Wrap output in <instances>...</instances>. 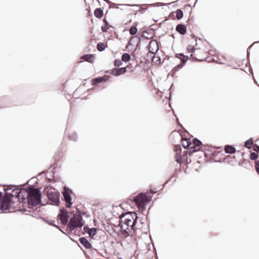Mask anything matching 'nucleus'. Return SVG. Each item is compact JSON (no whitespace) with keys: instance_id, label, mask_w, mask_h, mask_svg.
<instances>
[{"instance_id":"de8ad7c7","label":"nucleus","mask_w":259,"mask_h":259,"mask_svg":"<svg viewBox=\"0 0 259 259\" xmlns=\"http://www.w3.org/2000/svg\"><path fill=\"white\" fill-rule=\"evenodd\" d=\"M258 42H259V40H258V41H256L254 42L253 44H251V45L249 47V48H248L247 51V56H248V55H249V54H250V51H248V49H249V48H251V47L253 45V44H254L258 43Z\"/></svg>"},{"instance_id":"393cba45","label":"nucleus","mask_w":259,"mask_h":259,"mask_svg":"<svg viewBox=\"0 0 259 259\" xmlns=\"http://www.w3.org/2000/svg\"><path fill=\"white\" fill-rule=\"evenodd\" d=\"M138 209L141 211H144L146 210V206L143 202H135Z\"/></svg>"},{"instance_id":"4468645a","label":"nucleus","mask_w":259,"mask_h":259,"mask_svg":"<svg viewBox=\"0 0 259 259\" xmlns=\"http://www.w3.org/2000/svg\"><path fill=\"white\" fill-rule=\"evenodd\" d=\"M141 38L140 36H139L138 35L137 36H133L128 41L127 47L128 48L129 47L134 45V44H136V43L141 44Z\"/></svg>"},{"instance_id":"49530a36","label":"nucleus","mask_w":259,"mask_h":259,"mask_svg":"<svg viewBox=\"0 0 259 259\" xmlns=\"http://www.w3.org/2000/svg\"><path fill=\"white\" fill-rule=\"evenodd\" d=\"M152 5L153 6H156V7H159V6H165V5H166L165 4H164L162 5L161 3H158H158H155L154 4H153Z\"/></svg>"},{"instance_id":"412c9836","label":"nucleus","mask_w":259,"mask_h":259,"mask_svg":"<svg viewBox=\"0 0 259 259\" xmlns=\"http://www.w3.org/2000/svg\"><path fill=\"white\" fill-rule=\"evenodd\" d=\"M81 58L89 62L92 63L94 60L95 55H91V54L85 55L82 56L81 57Z\"/></svg>"},{"instance_id":"c9c22d12","label":"nucleus","mask_w":259,"mask_h":259,"mask_svg":"<svg viewBox=\"0 0 259 259\" xmlns=\"http://www.w3.org/2000/svg\"><path fill=\"white\" fill-rule=\"evenodd\" d=\"M97 232V229L96 228H91L90 229V231L88 233L90 237H93L94 235H96Z\"/></svg>"},{"instance_id":"864d4df0","label":"nucleus","mask_w":259,"mask_h":259,"mask_svg":"<svg viewBox=\"0 0 259 259\" xmlns=\"http://www.w3.org/2000/svg\"><path fill=\"white\" fill-rule=\"evenodd\" d=\"M150 192H151L153 193V194H155L156 193H157V192L158 191L156 189H150L149 190Z\"/></svg>"},{"instance_id":"f257e3e1","label":"nucleus","mask_w":259,"mask_h":259,"mask_svg":"<svg viewBox=\"0 0 259 259\" xmlns=\"http://www.w3.org/2000/svg\"><path fill=\"white\" fill-rule=\"evenodd\" d=\"M24 199L23 202H27L29 206H36L41 202V193L36 188L30 187L28 190L24 189Z\"/></svg>"},{"instance_id":"f03ea898","label":"nucleus","mask_w":259,"mask_h":259,"mask_svg":"<svg viewBox=\"0 0 259 259\" xmlns=\"http://www.w3.org/2000/svg\"><path fill=\"white\" fill-rule=\"evenodd\" d=\"M119 215V220L117 225L114 224L116 227H120L121 229V233L125 237L128 236L133 234V231L135 229V226L137 224L133 223V222L124 218H121L120 214Z\"/></svg>"},{"instance_id":"72a5a7b5","label":"nucleus","mask_w":259,"mask_h":259,"mask_svg":"<svg viewBox=\"0 0 259 259\" xmlns=\"http://www.w3.org/2000/svg\"><path fill=\"white\" fill-rule=\"evenodd\" d=\"M68 138L70 140L76 141L77 139V136L76 133H73L69 135Z\"/></svg>"},{"instance_id":"20e7f679","label":"nucleus","mask_w":259,"mask_h":259,"mask_svg":"<svg viewBox=\"0 0 259 259\" xmlns=\"http://www.w3.org/2000/svg\"><path fill=\"white\" fill-rule=\"evenodd\" d=\"M11 189L12 188L7 189H5L6 191L5 195L10 198L11 197H16L20 203H23L24 199V196H23V195H24V193H23V192L24 189L15 188L11 191Z\"/></svg>"},{"instance_id":"b1692460","label":"nucleus","mask_w":259,"mask_h":259,"mask_svg":"<svg viewBox=\"0 0 259 259\" xmlns=\"http://www.w3.org/2000/svg\"><path fill=\"white\" fill-rule=\"evenodd\" d=\"M175 12L176 13V18L177 19L180 20L183 18L184 16V13L182 9H178Z\"/></svg>"},{"instance_id":"0e129e2a","label":"nucleus","mask_w":259,"mask_h":259,"mask_svg":"<svg viewBox=\"0 0 259 259\" xmlns=\"http://www.w3.org/2000/svg\"><path fill=\"white\" fill-rule=\"evenodd\" d=\"M101 224L103 226H105L104 228H106V224L103 222V221H102L101 222Z\"/></svg>"},{"instance_id":"603ef678","label":"nucleus","mask_w":259,"mask_h":259,"mask_svg":"<svg viewBox=\"0 0 259 259\" xmlns=\"http://www.w3.org/2000/svg\"><path fill=\"white\" fill-rule=\"evenodd\" d=\"M97 84V78H95L93 80V85H96Z\"/></svg>"},{"instance_id":"8fccbe9b","label":"nucleus","mask_w":259,"mask_h":259,"mask_svg":"<svg viewBox=\"0 0 259 259\" xmlns=\"http://www.w3.org/2000/svg\"><path fill=\"white\" fill-rule=\"evenodd\" d=\"M154 57H155V54H154V56H153V59H152L153 62H154L155 63L158 62V61L160 62L161 59L160 57H159L158 58V59H157L156 61H154Z\"/></svg>"},{"instance_id":"5701e85b","label":"nucleus","mask_w":259,"mask_h":259,"mask_svg":"<svg viewBox=\"0 0 259 259\" xmlns=\"http://www.w3.org/2000/svg\"><path fill=\"white\" fill-rule=\"evenodd\" d=\"M110 75H104L102 76H98V84L103 82H106L109 79Z\"/></svg>"},{"instance_id":"58836bf2","label":"nucleus","mask_w":259,"mask_h":259,"mask_svg":"<svg viewBox=\"0 0 259 259\" xmlns=\"http://www.w3.org/2000/svg\"><path fill=\"white\" fill-rule=\"evenodd\" d=\"M103 10V8H98V19H100L103 17L104 15Z\"/></svg>"},{"instance_id":"a878e982","label":"nucleus","mask_w":259,"mask_h":259,"mask_svg":"<svg viewBox=\"0 0 259 259\" xmlns=\"http://www.w3.org/2000/svg\"><path fill=\"white\" fill-rule=\"evenodd\" d=\"M131 59V55L127 53H123L121 56V60L124 62H127Z\"/></svg>"},{"instance_id":"680f3d73","label":"nucleus","mask_w":259,"mask_h":259,"mask_svg":"<svg viewBox=\"0 0 259 259\" xmlns=\"http://www.w3.org/2000/svg\"><path fill=\"white\" fill-rule=\"evenodd\" d=\"M218 153H216L215 152H212L211 155L212 157H215L217 155Z\"/></svg>"},{"instance_id":"f8f14e48","label":"nucleus","mask_w":259,"mask_h":259,"mask_svg":"<svg viewBox=\"0 0 259 259\" xmlns=\"http://www.w3.org/2000/svg\"><path fill=\"white\" fill-rule=\"evenodd\" d=\"M59 219L63 225H66L68 222V215L66 211L61 210V212L59 214Z\"/></svg>"},{"instance_id":"bb28decb","label":"nucleus","mask_w":259,"mask_h":259,"mask_svg":"<svg viewBox=\"0 0 259 259\" xmlns=\"http://www.w3.org/2000/svg\"><path fill=\"white\" fill-rule=\"evenodd\" d=\"M152 196L153 195H150L149 194H147L146 197H145L144 201H143V203L146 206L148 203L150 202Z\"/></svg>"},{"instance_id":"338daca9","label":"nucleus","mask_w":259,"mask_h":259,"mask_svg":"<svg viewBox=\"0 0 259 259\" xmlns=\"http://www.w3.org/2000/svg\"><path fill=\"white\" fill-rule=\"evenodd\" d=\"M139 222L141 224H144V222L143 221V219L141 218L140 220H139Z\"/></svg>"},{"instance_id":"13d9d810","label":"nucleus","mask_w":259,"mask_h":259,"mask_svg":"<svg viewBox=\"0 0 259 259\" xmlns=\"http://www.w3.org/2000/svg\"><path fill=\"white\" fill-rule=\"evenodd\" d=\"M146 10H147V9H146V8H141L140 9L139 11L141 13H144Z\"/></svg>"},{"instance_id":"39448f33","label":"nucleus","mask_w":259,"mask_h":259,"mask_svg":"<svg viewBox=\"0 0 259 259\" xmlns=\"http://www.w3.org/2000/svg\"><path fill=\"white\" fill-rule=\"evenodd\" d=\"M82 217L79 214H74L68 223V226L71 230H73L76 228L81 227L83 224L82 223Z\"/></svg>"},{"instance_id":"5fc2aeb1","label":"nucleus","mask_w":259,"mask_h":259,"mask_svg":"<svg viewBox=\"0 0 259 259\" xmlns=\"http://www.w3.org/2000/svg\"><path fill=\"white\" fill-rule=\"evenodd\" d=\"M103 22L105 23V25H108V26H109L110 25L108 22V21L106 19H103Z\"/></svg>"},{"instance_id":"7c9ffc66","label":"nucleus","mask_w":259,"mask_h":259,"mask_svg":"<svg viewBox=\"0 0 259 259\" xmlns=\"http://www.w3.org/2000/svg\"><path fill=\"white\" fill-rule=\"evenodd\" d=\"M107 46L103 42H98V51L102 52L105 50Z\"/></svg>"},{"instance_id":"2eb2a0df","label":"nucleus","mask_w":259,"mask_h":259,"mask_svg":"<svg viewBox=\"0 0 259 259\" xmlns=\"http://www.w3.org/2000/svg\"><path fill=\"white\" fill-rule=\"evenodd\" d=\"M147 194H149V192L148 191L146 193L141 192L139 193L137 195L134 197V201L138 202H143L145 199V197H146Z\"/></svg>"},{"instance_id":"bf43d9fd","label":"nucleus","mask_w":259,"mask_h":259,"mask_svg":"<svg viewBox=\"0 0 259 259\" xmlns=\"http://www.w3.org/2000/svg\"><path fill=\"white\" fill-rule=\"evenodd\" d=\"M97 14H98V13H97V9H96L94 11V15L96 17H97Z\"/></svg>"},{"instance_id":"37998d69","label":"nucleus","mask_w":259,"mask_h":259,"mask_svg":"<svg viewBox=\"0 0 259 259\" xmlns=\"http://www.w3.org/2000/svg\"><path fill=\"white\" fill-rule=\"evenodd\" d=\"M184 9H190V14L192 12V7L189 4H187V5H185V7H184Z\"/></svg>"},{"instance_id":"e433bc0d","label":"nucleus","mask_w":259,"mask_h":259,"mask_svg":"<svg viewBox=\"0 0 259 259\" xmlns=\"http://www.w3.org/2000/svg\"><path fill=\"white\" fill-rule=\"evenodd\" d=\"M176 161L178 163H181L182 162V158H181V153H178L175 155Z\"/></svg>"},{"instance_id":"a18cd8bd","label":"nucleus","mask_w":259,"mask_h":259,"mask_svg":"<svg viewBox=\"0 0 259 259\" xmlns=\"http://www.w3.org/2000/svg\"><path fill=\"white\" fill-rule=\"evenodd\" d=\"M140 44H136V48H134L133 50H132L133 52H135L137 49H138L140 48Z\"/></svg>"},{"instance_id":"09e8293b","label":"nucleus","mask_w":259,"mask_h":259,"mask_svg":"<svg viewBox=\"0 0 259 259\" xmlns=\"http://www.w3.org/2000/svg\"><path fill=\"white\" fill-rule=\"evenodd\" d=\"M90 229H91V228H88V227H84V228H83V230H84V231L85 233H88L90 231Z\"/></svg>"},{"instance_id":"9d476101","label":"nucleus","mask_w":259,"mask_h":259,"mask_svg":"<svg viewBox=\"0 0 259 259\" xmlns=\"http://www.w3.org/2000/svg\"><path fill=\"white\" fill-rule=\"evenodd\" d=\"M71 191L68 189L64 187V191L62 192L64 200L66 203V206L67 207H70L72 205L71 197L70 195Z\"/></svg>"},{"instance_id":"a211bd4d","label":"nucleus","mask_w":259,"mask_h":259,"mask_svg":"<svg viewBox=\"0 0 259 259\" xmlns=\"http://www.w3.org/2000/svg\"><path fill=\"white\" fill-rule=\"evenodd\" d=\"M202 149V147H200L199 146H197V145H193L192 146H190V147L189 148V153L190 155L197 151L201 150Z\"/></svg>"},{"instance_id":"79ce46f5","label":"nucleus","mask_w":259,"mask_h":259,"mask_svg":"<svg viewBox=\"0 0 259 259\" xmlns=\"http://www.w3.org/2000/svg\"><path fill=\"white\" fill-rule=\"evenodd\" d=\"M252 149L255 152L258 153H259V146L256 144H254L252 145Z\"/></svg>"},{"instance_id":"4be33fe9","label":"nucleus","mask_w":259,"mask_h":259,"mask_svg":"<svg viewBox=\"0 0 259 259\" xmlns=\"http://www.w3.org/2000/svg\"><path fill=\"white\" fill-rule=\"evenodd\" d=\"M253 145V138H250L249 139L247 140L244 142V146L247 149H250L252 148V145Z\"/></svg>"},{"instance_id":"c03bdc74","label":"nucleus","mask_w":259,"mask_h":259,"mask_svg":"<svg viewBox=\"0 0 259 259\" xmlns=\"http://www.w3.org/2000/svg\"><path fill=\"white\" fill-rule=\"evenodd\" d=\"M142 36H143V37H144L145 39L149 40V39H151L152 38H153V35H150V36H146V35H145V33H144V32H143Z\"/></svg>"},{"instance_id":"423d86ee","label":"nucleus","mask_w":259,"mask_h":259,"mask_svg":"<svg viewBox=\"0 0 259 259\" xmlns=\"http://www.w3.org/2000/svg\"><path fill=\"white\" fill-rule=\"evenodd\" d=\"M47 196L52 204L58 205L60 203V193L55 189H50L47 192Z\"/></svg>"},{"instance_id":"c85d7f7f","label":"nucleus","mask_w":259,"mask_h":259,"mask_svg":"<svg viewBox=\"0 0 259 259\" xmlns=\"http://www.w3.org/2000/svg\"><path fill=\"white\" fill-rule=\"evenodd\" d=\"M143 32L144 33H147L148 35H153V36L155 35V30L154 28H149L148 29L144 30Z\"/></svg>"},{"instance_id":"69168bd1","label":"nucleus","mask_w":259,"mask_h":259,"mask_svg":"<svg viewBox=\"0 0 259 259\" xmlns=\"http://www.w3.org/2000/svg\"><path fill=\"white\" fill-rule=\"evenodd\" d=\"M91 43H92V44H94V43L96 44V40H95V39H93V38H92V39H91Z\"/></svg>"},{"instance_id":"6e6552de","label":"nucleus","mask_w":259,"mask_h":259,"mask_svg":"<svg viewBox=\"0 0 259 259\" xmlns=\"http://www.w3.org/2000/svg\"><path fill=\"white\" fill-rule=\"evenodd\" d=\"M121 218H124L131 222H133V223L137 224L139 217L136 211H128L126 212H122L120 213Z\"/></svg>"},{"instance_id":"9b49d317","label":"nucleus","mask_w":259,"mask_h":259,"mask_svg":"<svg viewBox=\"0 0 259 259\" xmlns=\"http://www.w3.org/2000/svg\"><path fill=\"white\" fill-rule=\"evenodd\" d=\"M113 75L115 76H119L124 74L126 72V67H114L112 68Z\"/></svg>"},{"instance_id":"4c0bfd02","label":"nucleus","mask_w":259,"mask_h":259,"mask_svg":"<svg viewBox=\"0 0 259 259\" xmlns=\"http://www.w3.org/2000/svg\"><path fill=\"white\" fill-rule=\"evenodd\" d=\"M174 151L176 152V153H181L182 147L181 146V145L177 144V145H175Z\"/></svg>"},{"instance_id":"ddd939ff","label":"nucleus","mask_w":259,"mask_h":259,"mask_svg":"<svg viewBox=\"0 0 259 259\" xmlns=\"http://www.w3.org/2000/svg\"><path fill=\"white\" fill-rule=\"evenodd\" d=\"M176 31L181 35H185L187 33V26L183 23H179L176 27Z\"/></svg>"},{"instance_id":"dca6fc26","label":"nucleus","mask_w":259,"mask_h":259,"mask_svg":"<svg viewBox=\"0 0 259 259\" xmlns=\"http://www.w3.org/2000/svg\"><path fill=\"white\" fill-rule=\"evenodd\" d=\"M104 242H100L98 244V255H101L102 257H105L107 256L106 249L103 248Z\"/></svg>"},{"instance_id":"6ab92c4d","label":"nucleus","mask_w":259,"mask_h":259,"mask_svg":"<svg viewBox=\"0 0 259 259\" xmlns=\"http://www.w3.org/2000/svg\"><path fill=\"white\" fill-rule=\"evenodd\" d=\"M79 241L86 248H90L91 247V244L86 238L84 237L80 238Z\"/></svg>"},{"instance_id":"2f4dec72","label":"nucleus","mask_w":259,"mask_h":259,"mask_svg":"<svg viewBox=\"0 0 259 259\" xmlns=\"http://www.w3.org/2000/svg\"><path fill=\"white\" fill-rule=\"evenodd\" d=\"M258 157V153L256 152H251L250 154V159L251 160H256Z\"/></svg>"},{"instance_id":"cd10ccee","label":"nucleus","mask_w":259,"mask_h":259,"mask_svg":"<svg viewBox=\"0 0 259 259\" xmlns=\"http://www.w3.org/2000/svg\"><path fill=\"white\" fill-rule=\"evenodd\" d=\"M129 32H130V34L131 35H135V34H136L138 32V29L137 28V26H134V25L130 27Z\"/></svg>"},{"instance_id":"4d7b16f0","label":"nucleus","mask_w":259,"mask_h":259,"mask_svg":"<svg viewBox=\"0 0 259 259\" xmlns=\"http://www.w3.org/2000/svg\"><path fill=\"white\" fill-rule=\"evenodd\" d=\"M112 69L111 70H108L105 71V73L111 74L113 75V73H112Z\"/></svg>"},{"instance_id":"f704fd0d","label":"nucleus","mask_w":259,"mask_h":259,"mask_svg":"<svg viewBox=\"0 0 259 259\" xmlns=\"http://www.w3.org/2000/svg\"><path fill=\"white\" fill-rule=\"evenodd\" d=\"M113 65L114 66L116 67H119V66H120L122 65V60H120L119 59H116L114 61V62H113Z\"/></svg>"},{"instance_id":"ea45409f","label":"nucleus","mask_w":259,"mask_h":259,"mask_svg":"<svg viewBox=\"0 0 259 259\" xmlns=\"http://www.w3.org/2000/svg\"><path fill=\"white\" fill-rule=\"evenodd\" d=\"M112 27L111 25H109V26H108V25H103L101 26V29H102V31L103 32H106L108 31V30L111 27Z\"/></svg>"},{"instance_id":"a19ab883","label":"nucleus","mask_w":259,"mask_h":259,"mask_svg":"<svg viewBox=\"0 0 259 259\" xmlns=\"http://www.w3.org/2000/svg\"><path fill=\"white\" fill-rule=\"evenodd\" d=\"M254 167L256 173L259 175V160L255 161Z\"/></svg>"},{"instance_id":"3c124183","label":"nucleus","mask_w":259,"mask_h":259,"mask_svg":"<svg viewBox=\"0 0 259 259\" xmlns=\"http://www.w3.org/2000/svg\"><path fill=\"white\" fill-rule=\"evenodd\" d=\"M119 5V6H132V7H139L140 6V5H138V4H135V5H133L120 4Z\"/></svg>"},{"instance_id":"f3484780","label":"nucleus","mask_w":259,"mask_h":259,"mask_svg":"<svg viewBox=\"0 0 259 259\" xmlns=\"http://www.w3.org/2000/svg\"><path fill=\"white\" fill-rule=\"evenodd\" d=\"M224 150L226 153L233 154L236 151L235 147L233 145H226L224 147Z\"/></svg>"},{"instance_id":"0eeeda50","label":"nucleus","mask_w":259,"mask_h":259,"mask_svg":"<svg viewBox=\"0 0 259 259\" xmlns=\"http://www.w3.org/2000/svg\"><path fill=\"white\" fill-rule=\"evenodd\" d=\"M12 203L11 199L5 195L3 198H0V210L4 211L9 209Z\"/></svg>"},{"instance_id":"aec40b11","label":"nucleus","mask_w":259,"mask_h":259,"mask_svg":"<svg viewBox=\"0 0 259 259\" xmlns=\"http://www.w3.org/2000/svg\"><path fill=\"white\" fill-rule=\"evenodd\" d=\"M181 140L182 141V145L185 149H187L188 148H189L190 146L192 144V142L189 138H185V139H183L182 138Z\"/></svg>"},{"instance_id":"774afa93","label":"nucleus","mask_w":259,"mask_h":259,"mask_svg":"<svg viewBox=\"0 0 259 259\" xmlns=\"http://www.w3.org/2000/svg\"><path fill=\"white\" fill-rule=\"evenodd\" d=\"M193 18V16H190L189 18V19L187 20V22H188L191 19H192Z\"/></svg>"},{"instance_id":"7ed1b4c3","label":"nucleus","mask_w":259,"mask_h":259,"mask_svg":"<svg viewBox=\"0 0 259 259\" xmlns=\"http://www.w3.org/2000/svg\"><path fill=\"white\" fill-rule=\"evenodd\" d=\"M174 57L180 60L181 62L171 70V73L172 76H174L179 70L183 68L189 59V57L188 55H185L182 53H175Z\"/></svg>"},{"instance_id":"e2e57ef3","label":"nucleus","mask_w":259,"mask_h":259,"mask_svg":"<svg viewBox=\"0 0 259 259\" xmlns=\"http://www.w3.org/2000/svg\"><path fill=\"white\" fill-rule=\"evenodd\" d=\"M126 69H127V68H128V69H131V67H132V64H131V63L129 64L128 65H127L126 66Z\"/></svg>"},{"instance_id":"1a4fd4ad","label":"nucleus","mask_w":259,"mask_h":259,"mask_svg":"<svg viewBox=\"0 0 259 259\" xmlns=\"http://www.w3.org/2000/svg\"><path fill=\"white\" fill-rule=\"evenodd\" d=\"M146 48L150 53L155 54L159 49L158 42L156 40L152 39Z\"/></svg>"},{"instance_id":"473e14b6","label":"nucleus","mask_w":259,"mask_h":259,"mask_svg":"<svg viewBox=\"0 0 259 259\" xmlns=\"http://www.w3.org/2000/svg\"><path fill=\"white\" fill-rule=\"evenodd\" d=\"M187 51L188 53H191V56H192L195 53V48L193 46L188 45L187 47Z\"/></svg>"},{"instance_id":"052dcab7","label":"nucleus","mask_w":259,"mask_h":259,"mask_svg":"<svg viewBox=\"0 0 259 259\" xmlns=\"http://www.w3.org/2000/svg\"><path fill=\"white\" fill-rule=\"evenodd\" d=\"M190 36H191V37L192 38H195L196 40H197V39H198V38H197V37H196V36H195V35L193 33H192V34H191V35H190Z\"/></svg>"},{"instance_id":"c756f323","label":"nucleus","mask_w":259,"mask_h":259,"mask_svg":"<svg viewBox=\"0 0 259 259\" xmlns=\"http://www.w3.org/2000/svg\"><path fill=\"white\" fill-rule=\"evenodd\" d=\"M192 144L195 145H197L200 147H202V142L197 138H195L192 140Z\"/></svg>"},{"instance_id":"6e6d98bb","label":"nucleus","mask_w":259,"mask_h":259,"mask_svg":"<svg viewBox=\"0 0 259 259\" xmlns=\"http://www.w3.org/2000/svg\"><path fill=\"white\" fill-rule=\"evenodd\" d=\"M174 176H172L170 178H169V179H168L164 184V185H166L167 184L169 181H171L172 180V179L173 178Z\"/></svg>"}]
</instances>
